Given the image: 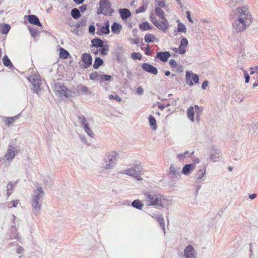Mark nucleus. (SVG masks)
Masks as SVG:
<instances>
[{
	"label": "nucleus",
	"mask_w": 258,
	"mask_h": 258,
	"mask_svg": "<svg viewBox=\"0 0 258 258\" xmlns=\"http://www.w3.org/2000/svg\"><path fill=\"white\" fill-rule=\"evenodd\" d=\"M235 14L237 18L232 25L234 33H238L244 30L250 23V15L245 7H238L235 10Z\"/></svg>",
	"instance_id": "f257e3e1"
},
{
	"label": "nucleus",
	"mask_w": 258,
	"mask_h": 258,
	"mask_svg": "<svg viewBox=\"0 0 258 258\" xmlns=\"http://www.w3.org/2000/svg\"><path fill=\"white\" fill-rule=\"evenodd\" d=\"M144 201L148 206H153L158 208H165L167 200L163 195L154 191L146 192L144 194Z\"/></svg>",
	"instance_id": "f03ea898"
},
{
	"label": "nucleus",
	"mask_w": 258,
	"mask_h": 258,
	"mask_svg": "<svg viewBox=\"0 0 258 258\" xmlns=\"http://www.w3.org/2000/svg\"><path fill=\"white\" fill-rule=\"evenodd\" d=\"M44 196V192L41 186H37L36 189L34 190L32 195V210L36 216H38L41 211Z\"/></svg>",
	"instance_id": "7ed1b4c3"
},
{
	"label": "nucleus",
	"mask_w": 258,
	"mask_h": 258,
	"mask_svg": "<svg viewBox=\"0 0 258 258\" xmlns=\"http://www.w3.org/2000/svg\"><path fill=\"white\" fill-rule=\"evenodd\" d=\"M111 7V5L109 0H100L97 13L98 15L102 14L105 16H112L114 11Z\"/></svg>",
	"instance_id": "20e7f679"
},
{
	"label": "nucleus",
	"mask_w": 258,
	"mask_h": 258,
	"mask_svg": "<svg viewBox=\"0 0 258 258\" xmlns=\"http://www.w3.org/2000/svg\"><path fill=\"white\" fill-rule=\"evenodd\" d=\"M117 156V154L116 152H113L107 156L103 159L101 167L106 170L112 169L115 164Z\"/></svg>",
	"instance_id": "39448f33"
},
{
	"label": "nucleus",
	"mask_w": 258,
	"mask_h": 258,
	"mask_svg": "<svg viewBox=\"0 0 258 258\" xmlns=\"http://www.w3.org/2000/svg\"><path fill=\"white\" fill-rule=\"evenodd\" d=\"M54 91L57 93L60 97L62 98H68L72 96V91L67 89L61 83H56L54 84Z\"/></svg>",
	"instance_id": "423d86ee"
},
{
	"label": "nucleus",
	"mask_w": 258,
	"mask_h": 258,
	"mask_svg": "<svg viewBox=\"0 0 258 258\" xmlns=\"http://www.w3.org/2000/svg\"><path fill=\"white\" fill-rule=\"evenodd\" d=\"M142 169L140 165H136L132 168L126 169L124 173L132 176L138 180H142L141 178Z\"/></svg>",
	"instance_id": "0eeeda50"
},
{
	"label": "nucleus",
	"mask_w": 258,
	"mask_h": 258,
	"mask_svg": "<svg viewBox=\"0 0 258 258\" xmlns=\"http://www.w3.org/2000/svg\"><path fill=\"white\" fill-rule=\"evenodd\" d=\"M180 168L174 164H171L169 167V174L172 181L180 178Z\"/></svg>",
	"instance_id": "6e6552de"
},
{
	"label": "nucleus",
	"mask_w": 258,
	"mask_h": 258,
	"mask_svg": "<svg viewBox=\"0 0 258 258\" xmlns=\"http://www.w3.org/2000/svg\"><path fill=\"white\" fill-rule=\"evenodd\" d=\"M29 81L33 87V91L37 95L39 94L40 91V85L41 83V79L39 75H34L30 77Z\"/></svg>",
	"instance_id": "1a4fd4ad"
},
{
	"label": "nucleus",
	"mask_w": 258,
	"mask_h": 258,
	"mask_svg": "<svg viewBox=\"0 0 258 258\" xmlns=\"http://www.w3.org/2000/svg\"><path fill=\"white\" fill-rule=\"evenodd\" d=\"M199 76L196 74H194L191 71H186L185 74V81L189 86H192L194 84L192 81L197 84L199 83Z\"/></svg>",
	"instance_id": "9d476101"
},
{
	"label": "nucleus",
	"mask_w": 258,
	"mask_h": 258,
	"mask_svg": "<svg viewBox=\"0 0 258 258\" xmlns=\"http://www.w3.org/2000/svg\"><path fill=\"white\" fill-rule=\"evenodd\" d=\"M210 160L211 161L216 162L219 161V158L221 153V151L214 146L211 147L210 150Z\"/></svg>",
	"instance_id": "9b49d317"
},
{
	"label": "nucleus",
	"mask_w": 258,
	"mask_h": 258,
	"mask_svg": "<svg viewBox=\"0 0 258 258\" xmlns=\"http://www.w3.org/2000/svg\"><path fill=\"white\" fill-rule=\"evenodd\" d=\"M197 252L191 245H187L184 250L185 258H197Z\"/></svg>",
	"instance_id": "f8f14e48"
},
{
	"label": "nucleus",
	"mask_w": 258,
	"mask_h": 258,
	"mask_svg": "<svg viewBox=\"0 0 258 258\" xmlns=\"http://www.w3.org/2000/svg\"><path fill=\"white\" fill-rule=\"evenodd\" d=\"M81 59L83 62L82 67L85 69L88 68L92 64V58L89 53H83L81 56Z\"/></svg>",
	"instance_id": "ddd939ff"
},
{
	"label": "nucleus",
	"mask_w": 258,
	"mask_h": 258,
	"mask_svg": "<svg viewBox=\"0 0 258 258\" xmlns=\"http://www.w3.org/2000/svg\"><path fill=\"white\" fill-rule=\"evenodd\" d=\"M142 69L146 72L152 74L156 75L158 74L157 69L153 66L147 63L144 62L141 66Z\"/></svg>",
	"instance_id": "4468645a"
},
{
	"label": "nucleus",
	"mask_w": 258,
	"mask_h": 258,
	"mask_svg": "<svg viewBox=\"0 0 258 258\" xmlns=\"http://www.w3.org/2000/svg\"><path fill=\"white\" fill-rule=\"evenodd\" d=\"M15 147L12 145H9V149L5 154V159L9 161H11L15 157Z\"/></svg>",
	"instance_id": "2eb2a0df"
},
{
	"label": "nucleus",
	"mask_w": 258,
	"mask_h": 258,
	"mask_svg": "<svg viewBox=\"0 0 258 258\" xmlns=\"http://www.w3.org/2000/svg\"><path fill=\"white\" fill-rule=\"evenodd\" d=\"M156 25L155 26L159 30L164 32L166 31L169 28V23L168 21L166 19L164 18L162 19V20L158 23H156Z\"/></svg>",
	"instance_id": "dca6fc26"
},
{
	"label": "nucleus",
	"mask_w": 258,
	"mask_h": 258,
	"mask_svg": "<svg viewBox=\"0 0 258 258\" xmlns=\"http://www.w3.org/2000/svg\"><path fill=\"white\" fill-rule=\"evenodd\" d=\"M170 56V54L168 51H160L156 53L155 59H158L163 62H166L168 58Z\"/></svg>",
	"instance_id": "f3484780"
},
{
	"label": "nucleus",
	"mask_w": 258,
	"mask_h": 258,
	"mask_svg": "<svg viewBox=\"0 0 258 258\" xmlns=\"http://www.w3.org/2000/svg\"><path fill=\"white\" fill-rule=\"evenodd\" d=\"M110 33L109 23L108 21H106L104 26H103L100 30L97 29L96 33L98 35L102 36L103 34H108Z\"/></svg>",
	"instance_id": "a211bd4d"
},
{
	"label": "nucleus",
	"mask_w": 258,
	"mask_h": 258,
	"mask_svg": "<svg viewBox=\"0 0 258 258\" xmlns=\"http://www.w3.org/2000/svg\"><path fill=\"white\" fill-rule=\"evenodd\" d=\"M121 18L123 20H126L131 16V13L130 10L126 8L120 9L118 10Z\"/></svg>",
	"instance_id": "6ab92c4d"
},
{
	"label": "nucleus",
	"mask_w": 258,
	"mask_h": 258,
	"mask_svg": "<svg viewBox=\"0 0 258 258\" xmlns=\"http://www.w3.org/2000/svg\"><path fill=\"white\" fill-rule=\"evenodd\" d=\"M195 168V164H188L185 165L182 168V172L185 175H189Z\"/></svg>",
	"instance_id": "aec40b11"
},
{
	"label": "nucleus",
	"mask_w": 258,
	"mask_h": 258,
	"mask_svg": "<svg viewBox=\"0 0 258 258\" xmlns=\"http://www.w3.org/2000/svg\"><path fill=\"white\" fill-rule=\"evenodd\" d=\"M28 20L30 24L35 25L39 27L42 26V24L40 22L38 18L35 15H29Z\"/></svg>",
	"instance_id": "412c9836"
},
{
	"label": "nucleus",
	"mask_w": 258,
	"mask_h": 258,
	"mask_svg": "<svg viewBox=\"0 0 258 258\" xmlns=\"http://www.w3.org/2000/svg\"><path fill=\"white\" fill-rule=\"evenodd\" d=\"M123 49L121 46H117L115 49L114 53L115 54L116 60L120 62L122 58V53Z\"/></svg>",
	"instance_id": "4be33fe9"
},
{
	"label": "nucleus",
	"mask_w": 258,
	"mask_h": 258,
	"mask_svg": "<svg viewBox=\"0 0 258 258\" xmlns=\"http://www.w3.org/2000/svg\"><path fill=\"white\" fill-rule=\"evenodd\" d=\"M92 47H94L96 48H100L102 46H103L104 42L100 38H95L91 40Z\"/></svg>",
	"instance_id": "5701e85b"
},
{
	"label": "nucleus",
	"mask_w": 258,
	"mask_h": 258,
	"mask_svg": "<svg viewBox=\"0 0 258 258\" xmlns=\"http://www.w3.org/2000/svg\"><path fill=\"white\" fill-rule=\"evenodd\" d=\"M122 26L120 24L116 22H113L111 26V29L112 33L118 34H119Z\"/></svg>",
	"instance_id": "b1692460"
},
{
	"label": "nucleus",
	"mask_w": 258,
	"mask_h": 258,
	"mask_svg": "<svg viewBox=\"0 0 258 258\" xmlns=\"http://www.w3.org/2000/svg\"><path fill=\"white\" fill-rule=\"evenodd\" d=\"M17 183V181L15 182L10 181L7 185V195L9 197L13 192V191Z\"/></svg>",
	"instance_id": "393cba45"
},
{
	"label": "nucleus",
	"mask_w": 258,
	"mask_h": 258,
	"mask_svg": "<svg viewBox=\"0 0 258 258\" xmlns=\"http://www.w3.org/2000/svg\"><path fill=\"white\" fill-rule=\"evenodd\" d=\"M187 116L188 118L192 122L194 121L195 111L193 106H190L187 110Z\"/></svg>",
	"instance_id": "a878e982"
},
{
	"label": "nucleus",
	"mask_w": 258,
	"mask_h": 258,
	"mask_svg": "<svg viewBox=\"0 0 258 258\" xmlns=\"http://www.w3.org/2000/svg\"><path fill=\"white\" fill-rule=\"evenodd\" d=\"M206 173V167H203L202 169L198 170L197 173L196 174V178L197 180H204V179H202L203 177L204 176Z\"/></svg>",
	"instance_id": "bb28decb"
},
{
	"label": "nucleus",
	"mask_w": 258,
	"mask_h": 258,
	"mask_svg": "<svg viewBox=\"0 0 258 258\" xmlns=\"http://www.w3.org/2000/svg\"><path fill=\"white\" fill-rule=\"evenodd\" d=\"M3 62L4 63V65L9 68V69H12L14 68V66L11 62L10 59L9 58L8 56L7 55H5L3 58Z\"/></svg>",
	"instance_id": "cd10ccee"
},
{
	"label": "nucleus",
	"mask_w": 258,
	"mask_h": 258,
	"mask_svg": "<svg viewBox=\"0 0 258 258\" xmlns=\"http://www.w3.org/2000/svg\"><path fill=\"white\" fill-rule=\"evenodd\" d=\"M20 117V114L15 115L13 117H6V121L7 124L9 126L11 124H13L15 121L18 119Z\"/></svg>",
	"instance_id": "c85d7f7f"
},
{
	"label": "nucleus",
	"mask_w": 258,
	"mask_h": 258,
	"mask_svg": "<svg viewBox=\"0 0 258 258\" xmlns=\"http://www.w3.org/2000/svg\"><path fill=\"white\" fill-rule=\"evenodd\" d=\"M132 206L137 209L141 210L143 207V204L139 200H135L132 203Z\"/></svg>",
	"instance_id": "c756f323"
},
{
	"label": "nucleus",
	"mask_w": 258,
	"mask_h": 258,
	"mask_svg": "<svg viewBox=\"0 0 258 258\" xmlns=\"http://www.w3.org/2000/svg\"><path fill=\"white\" fill-rule=\"evenodd\" d=\"M144 39L147 43L153 42L156 39V37L152 34L148 33L145 36Z\"/></svg>",
	"instance_id": "7c9ffc66"
},
{
	"label": "nucleus",
	"mask_w": 258,
	"mask_h": 258,
	"mask_svg": "<svg viewBox=\"0 0 258 258\" xmlns=\"http://www.w3.org/2000/svg\"><path fill=\"white\" fill-rule=\"evenodd\" d=\"M152 26H150V24L147 22L145 21L139 25V28L140 29L143 31H146L151 29Z\"/></svg>",
	"instance_id": "2f4dec72"
},
{
	"label": "nucleus",
	"mask_w": 258,
	"mask_h": 258,
	"mask_svg": "<svg viewBox=\"0 0 258 258\" xmlns=\"http://www.w3.org/2000/svg\"><path fill=\"white\" fill-rule=\"evenodd\" d=\"M194 108L195 112L196 114V118L199 120L200 119V115L203 112V108L197 105H195Z\"/></svg>",
	"instance_id": "473e14b6"
},
{
	"label": "nucleus",
	"mask_w": 258,
	"mask_h": 258,
	"mask_svg": "<svg viewBox=\"0 0 258 258\" xmlns=\"http://www.w3.org/2000/svg\"><path fill=\"white\" fill-rule=\"evenodd\" d=\"M103 61L101 58L96 57L93 64V68L95 69H98L100 66L103 64Z\"/></svg>",
	"instance_id": "72a5a7b5"
},
{
	"label": "nucleus",
	"mask_w": 258,
	"mask_h": 258,
	"mask_svg": "<svg viewBox=\"0 0 258 258\" xmlns=\"http://www.w3.org/2000/svg\"><path fill=\"white\" fill-rule=\"evenodd\" d=\"M77 90L78 91L84 93L85 94H90L91 91H89L88 87L82 85H80L77 86Z\"/></svg>",
	"instance_id": "f704fd0d"
},
{
	"label": "nucleus",
	"mask_w": 258,
	"mask_h": 258,
	"mask_svg": "<svg viewBox=\"0 0 258 258\" xmlns=\"http://www.w3.org/2000/svg\"><path fill=\"white\" fill-rule=\"evenodd\" d=\"M155 14L161 19L165 18V14L163 11L160 7H156L155 9Z\"/></svg>",
	"instance_id": "c9c22d12"
},
{
	"label": "nucleus",
	"mask_w": 258,
	"mask_h": 258,
	"mask_svg": "<svg viewBox=\"0 0 258 258\" xmlns=\"http://www.w3.org/2000/svg\"><path fill=\"white\" fill-rule=\"evenodd\" d=\"M71 15L75 19H78L81 16L80 11L77 8H74L71 11Z\"/></svg>",
	"instance_id": "e433bc0d"
},
{
	"label": "nucleus",
	"mask_w": 258,
	"mask_h": 258,
	"mask_svg": "<svg viewBox=\"0 0 258 258\" xmlns=\"http://www.w3.org/2000/svg\"><path fill=\"white\" fill-rule=\"evenodd\" d=\"M11 29V27L8 24H2V26L0 29V31L3 34H7L9 32Z\"/></svg>",
	"instance_id": "4c0bfd02"
},
{
	"label": "nucleus",
	"mask_w": 258,
	"mask_h": 258,
	"mask_svg": "<svg viewBox=\"0 0 258 258\" xmlns=\"http://www.w3.org/2000/svg\"><path fill=\"white\" fill-rule=\"evenodd\" d=\"M177 22H178L177 31L185 33L186 32V28L185 25L181 23L179 20H177Z\"/></svg>",
	"instance_id": "58836bf2"
},
{
	"label": "nucleus",
	"mask_w": 258,
	"mask_h": 258,
	"mask_svg": "<svg viewBox=\"0 0 258 258\" xmlns=\"http://www.w3.org/2000/svg\"><path fill=\"white\" fill-rule=\"evenodd\" d=\"M100 74L97 72H94L89 75V79L92 81H100Z\"/></svg>",
	"instance_id": "ea45409f"
},
{
	"label": "nucleus",
	"mask_w": 258,
	"mask_h": 258,
	"mask_svg": "<svg viewBox=\"0 0 258 258\" xmlns=\"http://www.w3.org/2000/svg\"><path fill=\"white\" fill-rule=\"evenodd\" d=\"M59 57L61 58H67L70 55L69 52L63 48H60Z\"/></svg>",
	"instance_id": "a19ab883"
},
{
	"label": "nucleus",
	"mask_w": 258,
	"mask_h": 258,
	"mask_svg": "<svg viewBox=\"0 0 258 258\" xmlns=\"http://www.w3.org/2000/svg\"><path fill=\"white\" fill-rule=\"evenodd\" d=\"M109 51V46L107 44H104L103 46L100 47L99 51L102 55H106Z\"/></svg>",
	"instance_id": "79ce46f5"
},
{
	"label": "nucleus",
	"mask_w": 258,
	"mask_h": 258,
	"mask_svg": "<svg viewBox=\"0 0 258 258\" xmlns=\"http://www.w3.org/2000/svg\"><path fill=\"white\" fill-rule=\"evenodd\" d=\"M149 121L150 125L152 127L153 130H156L157 128L156 121L154 116L150 115L149 118Z\"/></svg>",
	"instance_id": "37998d69"
},
{
	"label": "nucleus",
	"mask_w": 258,
	"mask_h": 258,
	"mask_svg": "<svg viewBox=\"0 0 258 258\" xmlns=\"http://www.w3.org/2000/svg\"><path fill=\"white\" fill-rule=\"evenodd\" d=\"M78 119L81 126L88 124L87 120L84 115L78 116Z\"/></svg>",
	"instance_id": "c03bdc74"
},
{
	"label": "nucleus",
	"mask_w": 258,
	"mask_h": 258,
	"mask_svg": "<svg viewBox=\"0 0 258 258\" xmlns=\"http://www.w3.org/2000/svg\"><path fill=\"white\" fill-rule=\"evenodd\" d=\"M112 77L108 75H100V82H102L105 81H110Z\"/></svg>",
	"instance_id": "a18cd8bd"
},
{
	"label": "nucleus",
	"mask_w": 258,
	"mask_h": 258,
	"mask_svg": "<svg viewBox=\"0 0 258 258\" xmlns=\"http://www.w3.org/2000/svg\"><path fill=\"white\" fill-rule=\"evenodd\" d=\"M132 58L134 59L141 60L142 59V55L139 52H133L131 54Z\"/></svg>",
	"instance_id": "49530a36"
},
{
	"label": "nucleus",
	"mask_w": 258,
	"mask_h": 258,
	"mask_svg": "<svg viewBox=\"0 0 258 258\" xmlns=\"http://www.w3.org/2000/svg\"><path fill=\"white\" fill-rule=\"evenodd\" d=\"M164 0H155V5L160 8H165Z\"/></svg>",
	"instance_id": "de8ad7c7"
},
{
	"label": "nucleus",
	"mask_w": 258,
	"mask_h": 258,
	"mask_svg": "<svg viewBox=\"0 0 258 258\" xmlns=\"http://www.w3.org/2000/svg\"><path fill=\"white\" fill-rule=\"evenodd\" d=\"M87 20L86 19H82L81 21L78 22L76 25V27L80 28L84 26H85L86 24Z\"/></svg>",
	"instance_id": "09e8293b"
},
{
	"label": "nucleus",
	"mask_w": 258,
	"mask_h": 258,
	"mask_svg": "<svg viewBox=\"0 0 258 258\" xmlns=\"http://www.w3.org/2000/svg\"><path fill=\"white\" fill-rule=\"evenodd\" d=\"M188 45V41L187 39L185 38H183L181 39L180 44V46L183 47L184 48H186Z\"/></svg>",
	"instance_id": "8fccbe9b"
},
{
	"label": "nucleus",
	"mask_w": 258,
	"mask_h": 258,
	"mask_svg": "<svg viewBox=\"0 0 258 258\" xmlns=\"http://www.w3.org/2000/svg\"><path fill=\"white\" fill-rule=\"evenodd\" d=\"M43 181L48 186L52 185L53 183L52 179L49 176L44 178Z\"/></svg>",
	"instance_id": "3c124183"
},
{
	"label": "nucleus",
	"mask_w": 258,
	"mask_h": 258,
	"mask_svg": "<svg viewBox=\"0 0 258 258\" xmlns=\"http://www.w3.org/2000/svg\"><path fill=\"white\" fill-rule=\"evenodd\" d=\"M188 154V151H186L183 153L178 154L177 155V158L179 160H183V159H184L186 157V155Z\"/></svg>",
	"instance_id": "603ef678"
},
{
	"label": "nucleus",
	"mask_w": 258,
	"mask_h": 258,
	"mask_svg": "<svg viewBox=\"0 0 258 258\" xmlns=\"http://www.w3.org/2000/svg\"><path fill=\"white\" fill-rule=\"evenodd\" d=\"M159 222L160 226L162 227L163 230L165 232V223H164V220L162 217V216L161 217V218H158V220H157Z\"/></svg>",
	"instance_id": "864d4df0"
},
{
	"label": "nucleus",
	"mask_w": 258,
	"mask_h": 258,
	"mask_svg": "<svg viewBox=\"0 0 258 258\" xmlns=\"http://www.w3.org/2000/svg\"><path fill=\"white\" fill-rule=\"evenodd\" d=\"M19 201L18 200H14L9 203V208L16 207L18 204Z\"/></svg>",
	"instance_id": "5fc2aeb1"
},
{
	"label": "nucleus",
	"mask_w": 258,
	"mask_h": 258,
	"mask_svg": "<svg viewBox=\"0 0 258 258\" xmlns=\"http://www.w3.org/2000/svg\"><path fill=\"white\" fill-rule=\"evenodd\" d=\"M169 65L171 68H174V69L176 68L178 66L177 63L174 59H170V60Z\"/></svg>",
	"instance_id": "6e6d98bb"
},
{
	"label": "nucleus",
	"mask_w": 258,
	"mask_h": 258,
	"mask_svg": "<svg viewBox=\"0 0 258 258\" xmlns=\"http://www.w3.org/2000/svg\"><path fill=\"white\" fill-rule=\"evenodd\" d=\"M24 248L22 246L20 245L18 246L16 249V252L18 254H22L24 252Z\"/></svg>",
	"instance_id": "4d7b16f0"
},
{
	"label": "nucleus",
	"mask_w": 258,
	"mask_h": 258,
	"mask_svg": "<svg viewBox=\"0 0 258 258\" xmlns=\"http://www.w3.org/2000/svg\"><path fill=\"white\" fill-rule=\"evenodd\" d=\"M150 20L154 24V25L155 26H156L157 24L156 23H158V22H159L157 20V19L156 18V17L153 14H150Z\"/></svg>",
	"instance_id": "13d9d810"
},
{
	"label": "nucleus",
	"mask_w": 258,
	"mask_h": 258,
	"mask_svg": "<svg viewBox=\"0 0 258 258\" xmlns=\"http://www.w3.org/2000/svg\"><path fill=\"white\" fill-rule=\"evenodd\" d=\"M250 74L252 75L255 73H256L258 74V67L257 66H253L250 68Z\"/></svg>",
	"instance_id": "bf43d9fd"
},
{
	"label": "nucleus",
	"mask_w": 258,
	"mask_h": 258,
	"mask_svg": "<svg viewBox=\"0 0 258 258\" xmlns=\"http://www.w3.org/2000/svg\"><path fill=\"white\" fill-rule=\"evenodd\" d=\"M85 132L89 137L92 138H94L95 137V134L93 133L92 131L90 128V127L86 130Z\"/></svg>",
	"instance_id": "052dcab7"
},
{
	"label": "nucleus",
	"mask_w": 258,
	"mask_h": 258,
	"mask_svg": "<svg viewBox=\"0 0 258 258\" xmlns=\"http://www.w3.org/2000/svg\"><path fill=\"white\" fill-rule=\"evenodd\" d=\"M146 10V8L143 6H142L139 7L138 9H137L136 10V13L137 14H139L140 13H143V12H145Z\"/></svg>",
	"instance_id": "680f3d73"
},
{
	"label": "nucleus",
	"mask_w": 258,
	"mask_h": 258,
	"mask_svg": "<svg viewBox=\"0 0 258 258\" xmlns=\"http://www.w3.org/2000/svg\"><path fill=\"white\" fill-rule=\"evenodd\" d=\"M177 51H178V53L180 54H184L186 52V49L185 48L183 47H181V46H179L178 48H177Z\"/></svg>",
	"instance_id": "e2e57ef3"
},
{
	"label": "nucleus",
	"mask_w": 258,
	"mask_h": 258,
	"mask_svg": "<svg viewBox=\"0 0 258 258\" xmlns=\"http://www.w3.org/2000/svg\"><path fill=\"white\" fill-rule=\"evenodd\" d=\"M29 30L32 36L35 37L37 35V31L35 29L29 27Z\"/></svg>",
	"instance_id": "0e129e2a"
},
{
	"label": "nucleus",
	"mask_w": 258,
	"mask_h": 258,
	"mask_svg": "<svg viewBox=\"0 0 258 258\" xmlns=\"http://www.w3.org/2000/svg\"><path fill=\"white\" fill-rule=\"evenodd\" d=\"M244 77L245 79V83H248L249 81L250 77H249V75H248V73L245 71H244Z\"/></svg>",
	"instance_id": "69168bd1"
},
{
	"label": "nucleus",
	"mask_w": 258,
	"mask_h": 258,
	"mask_svg": "<svg viewBox=\"0 0 258 258\" xmlns=\"http://www.w3.org/2000/svg\"><path fill=\"white\" fill-rule=\"evenodd\" d=\"M95 31V27L94 25H90L89 27V32L90 34H94Z\"/></svg>",
	"instance_id": "338daca9"
},
{
	"label": "nucleus",
	"mask_w": 258,
	"mask_h": 258,
	"mask_svg": "<svg viewBox=\"0 0 258 258\" xmlns=\"http://www.w3.org/2000/svg\"><path fill=\"white\" fill-rule=\"evenodd\" d=\"M87 9V5H83L79 7V10L80 11V13H83Z\"/></svg>",
	"instance_id": "774afa93"
}]
</instances>
